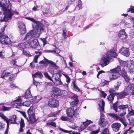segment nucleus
<instances>
[{"instance_id": "nucleus-1", "label": "nucleus", "mask_w": 134, "mask_h": 134, "mask_svg": "<svg viewBox=\"0 0 134 134\" xmlns=\"http://www.w3.org/2000/svg\"><path fill=\"white\" fill-rule=\"evenodd\" d=\"M44 60L40 61L39 64L42 67L46 68L49 64V66L48 68V70L52 74L54 73V69L57 70L59 67L55 63L51 60H49L44 57Z\"/></svg>"}, {"instance_id": "nucleus-2", "label": "nucleus", "mask_w": 134, "mask_h": 134, "mask_svg": "<svg viewBox=\"0 0 134 134\" xmlns=\"http://www.w3.org/2000/svg\"><path fill=\"white\" fill-rule=\"evenodd\" d=\"M0 5L2 7L3 11V14H4L5 16L11 18L13 14V12L11 9V4H9L8 5L7 3L6 0H0Z\"/></svg>"}, {"instance_id": "nucleus-3", "label": "nucleus", "mask_w": 134, "mask_h": 134, "mask_svg": "<svg viewBox=\"0 0 134 134\" xmlns=\"http://www.w3.org/2000/svg\"><path fill=\"white\" fill-rule=\"evenodd\" d=\"M116 55V53L113 51L110 50L107 52V55H103L102 59L103 63L100 64L101 66L103 67L109 64L110 59L112 58L115 57Z\"/></svg>"}, {"instance_id": "nucleus-4", "label": "nucleus", "mask_w": 134, "mask_h": 134, "mask_svg": "<svg viewBox=\"0 0 134 134\" xmlns=\"http://www.w3.org/2000/svg\"><path fill=\"white\" fill-rule=\"evenodd\" d=\"M105 103L103 100L101 101V106L100 104H99V110L100 111V116L99 121V124H100L102 126H104L108 124L107 122L105 121L104 118V115L103 114L104 112V107Z\"/></svg>"}, {"instance_id": "nucleus-5", "label": "nucleus", "mask_w": 134, "mask_h": 134, "mask_svg": "<svg viewBox=\"0 0 134 134\" xmlns=\"http://www.w3.org/2000/svg\"><path fill=\"white\" fill-rule=\"evenodd\" d=\"M42 31V30L40 29L36 30L33 29L32 30H31L29 32L27 33L24 38V39L27 41H29L33 37H37L39 36L40 34Z\"/></svg>"}, {"instance_id": "nucleus-6", "label": "nucleus", "mask_w": 134, "mask_h": 134, "mask_svg": "<svg viewBox=\"0 0 134 134\" xmlns=\"http://www.w3.org/2000/svg\"><path fill=\"white\" fill-rule=\"evenodd\" d=\"M29 20L33 23L32 24L34 29H35L36 30L40 29L41 30H42V32L44 31V29L43 28V25L42 23L39 21H35L32 18H29Z\"/></svg>"}, {"instance_id": "nucleus-7", "label": "nucleus", "mask_w": 134, "mask_h": 134, "mask_svg": "<svg viewBox=\"0 0 134 134\" xmlns=\"http://www.w3.org/2000/svg\"><path fill=\"white\" fill-rule=\"evenodd\" d=\"M66 113L67 115L70 117H75L78 118L79 117V114L77 113L74 110V108L71 107L67 108L66 110Z\"/></svg>"}, {"instance_id": "nucleus-8", "label": "nucleus", "mask_w": 134, "mask_h": 134, "mask_svg": "<svg viewBox=\"0 0 134 134\" xmlns=\"http://www.w3.org/2000/svg\"><path fill=\"white\" fill-rule=\"evenodd\" d=\"M128 107V106L127 104L119 105L118 108V114L121 116H123L126 113L125 111L127 109Z\"/></svg>"}, {"instance_id": "nucleus-9", "label": "nucleus", "mask_w": 134, "mask_h": 134, "mask_svg": "<svg viewBox=\"0 0 134 134\" xmlns=\"http://www.w3.org/2000/svg\"><path fill=\"white\" fill-rule=\"evenodd\" d=\"M0 42L2 44L5 45H8L10 42V40L7 36L4 34H0Z\"/></svg>"}, {"instance_id": "nucleus-10", "label": "nucleus", "mask_w": 134, "mask_h": 134, "mask_svg": "<svg viewBox=\"0 0 134 134\" xmlns=\"http://www.w3.org/2000/svg\"><path fill=\"white\" fill-rule=\"evenodd\" d=\"M71 98L72 100L70 102V106L72 107H74L79 102L78 96L76 94H74L71 97Z\"/></svg>"}, {"instance_id": "nucleus-11", "label": "nucleus", "mask_w": 134, "mask_h": 134, "mask_svg": "<svg viewBox=\"0 0 134 134\" xmlns=\"http://www.w3.org/2000/svg\"><path fill=\"white\" fill-rule=\"evenodd\" d=\"M59 105L58 100L55 99H51L49 101L48 105L52 108L56 107H58Z\"/></svg>"}, {"instance_id": "nucleus-12", "label": "nucleus", "mask_w": 134, "mask_h": 134, "mask_svg": "<svg viewBox=\"0 0 134 134\" xmlns=\"http://www.w3.org/2000/svg\"><path fill=\"white\" fill-rule=\"evenodd\" d=\"M19 31L21 35L24 34L26 32V28L25 25L23 23H20L18 25Z\"/></svg>"}, {"instance_id": "nucleus-13", "label": "nucleus", "mask_w": 134, "mask_h": 134, "mask_svg": "<svg viewBox=\"0 0 134 134\" xmlns=\"http://www.w3.org/2000/svg\"><path fill=\"white\" fill-rule=\"evenodd\" d=\"M31 47L36 48L39 46V43L37 39H34L32 40L29 44Z\"/></svg>"}, {"instance_id": "nucleus-14", "label": "nucleus", "mask_w": 134, "mask_h": 134, "mask_svg": "<svg viewBox=\"0 0 134 134\" xmlns=\"http://www.w3.org/2000/svg\"><path fill=\"white\" fill-rule=\"evenodd\" d=\"M112 71L113 72L109 77L110 80H112L116 79L120 76V74L119 72L117 71Z\"/></svg>"}, {"instance_id": "nucleus-15", "label": "nucleus", "mask_w": 134, "mask_h": 134, "mask_svg": "<svg viewBox=\"0 0 134 134\" xmlns=\"http://www.w3.org/2000/svg\"><path fill=\"white\" fill-rule=\"evenodd\" d=\"M21 98L16 99V101L14 103L13 107L17 108H20V107L23 105V103Z\"/></svg>"}, {"instance_id": "nucleus-16", "label": "nucleus", "mask_w": 134, "mask_h": 134, "mask_svg": "<svg viewBox=\"0 0 134 134\" xmlns=\"http://www.w3.org/2000/svg\"><path fill=\"white\" fill-rule=\"evenodd\" d=\"M120 53L126 57L128 56L130 54L129 48H123L121 49L120 51Z\"/></svg>"}, {"instance_id": "nucleus-17", "label": "nucleus", "mask_w": 134, "mask_h": 134, "mask_svg": "<svg viewBox=\"0 0 134 134\" xmlns=\"http://www.w3.org/2000/svg\"><path fill=\"white\" fill-rule=\"evenodd\" d=\"M121 125V124L119 123H114L111 125V127L114 131L117 132L119 130Z\"/></svg>"}, {"instance_id": "nucleus-18", "label": "nucleus", "mask_w": 134, "mask_h": 134, "mask_svg": "<svg viewBox=\"0 0 134 134\" xmlns=\"http://www.w3.org/2000/svg\"><path fill=\"white\" fill-rule=\"evenodd\" d=\"M0 116L4 120V121H5L7 124V129H8L9 128V120L6 116H5L2 113H0Z\"/></svg>"}, {"instance_id": "nucleus-19", "label": "nucleus", "mask_w": 134, "mask_h": 134, "mask_svg": "<svg viewBox=\"0 0 134 134\" xmlns=\"http://www.w3.org/2000/svg\"><path fill=\"white\" fill-rule=\"evenodd\" d=\"M12 74V73L9 72L8 70H6L3 71L1 77L2 78H4L5 77L9 76Z\"/></svg>"}, {"instance_id": "nucleus-20", "label": "nucleus", "mask_w": 134, "mask_h": 134, "mask_svg": "<svg viewBox=\"0 0 134 134\" xmlns=\"http://www.w3.org/2000/svg\"><path fill=\"white\" fill-rule=\"evenodd\" d=\"M121 82L120 81L117 82V85L116 86H114V87L112 89L110 90L109 91V92H114L115 91L118 90L119 87L121 84Z\"/></svg>"}, {"instance_id": "nucleus-21", "label": "nucleus", "mask_w": 134, "mask_h": 134, "mask_svg": "<svg viewBox=\"0 0 134 134\" xmlns=\"http://www.w3.org/2000/svg\"><path fill=\"white\" fill-rule=\"evenodd\" d=\"M115 94L114 93H110V95L107 97V99L110 103H112Z\"/></svg>"}, {"instance_id": "nucleus-22", "label": "nucleus", "mask_w": 134, "mask_h": 134, "mask_svg": "<svg viewBox=\"0 0 134 134\" xmlns=\"http://www.w3.org/2000/svg\"><path fill=\"white\" fill-rule=\"evenodd\" d=\"M9 122L10 121L11 124H16L17 123L16 122V117L15 115L11 116L10 117V119H9Z\"/></svg>"}, {"instance_id": "nucleus-23", "label": "nucleus", "mask_w": 134, "mask_h": 134, "mask_svg": "<svg viewBox=\"0 0 134 134\" xmlns=\"http://www.w3.org/2000/svg\"><path fill=\"white\" fill-rule=\"evenodd\" d=\"M29 117L30 123L31 124H32L35 122L38 119V118L37 119H36L35 118V115Z\"/></svg>"}, {"instance_id": "nucleus-24", "label": "nucleus", "mask_w": 134, "mask_h": 134, "mask_svg": "<svg viewBox=\"0 0 134 134\" xmlns=\"http://www.w3.org/2000/svg\"><path fill=\"white\" fill-rule=\"evenodd\" d=\"M33 109V107L31 106L27 110V112L29 116L35 115Z\"/></svg>"}, {"instance_id": "nucleus-25", "label": "nucleus", "mask_w": 134, "mask_h": 134, "mask_svg": "<svg viewBox=\"0 0 134 134\" xmlns=\"http://www.w3.org/2000/svg\"><path fill=\"white\" fill-rule=\"evenodd\" d=\"M117 97L121 98H124L129 94L128 93H117Z\"/></svg>"}, {"instance_id": "nucleus-26", "label": "nucleus", "mask_w": 134, "mask_h": 134, "mask_svg": "<svg viewBox=\"0 0 134 134\" xmlns=\"http://www.w3.org/2000/svg\"><path fill=\"white\" fill-rule=\"evenodd\" d=\"M43 76L41 72H36L34 75H32L33 78L34 77H38L40 79L42 78Z\"/></svg>"}, {"instance_id": "nucleus-27", "label": "nucleus", "mask_w": 134, "mask_h": 134, "mask_svg": "<svg viewBox=\"0 0 134 134\" xmlns=\"http://www.w3.org/2000/svg\"><path fill=\"white\" fill-rule=\"evenodd\" d=\"M27 42H22L18 44L19 47L21 48H25L27 47Z\"/></svg>"}, {"instance_id": "nucleus-28", "label": "nucleus", "mask_w": 134, "mask_h": 134, "mask_svg": "<svg viewBox=\"0 0 134 134\" xmlns=\"http://www.w3.org/2000/svg\"><path fill=\"white\" fill-rule=\"evenodd\" d=\"M119 120L125 126H126L127 124L128 123L127 122L126 120L124 118H119Z\"/></svg>"}, {"instance_id": "nucleus-29", "label": "nucleus", "mask_w": 134, "mask_h": 134, "mask_svg": "<svg viewBox=\"0 0 134 134\" xmlns=\"http://www.w3.org/2000/svg\"><path fill=\"white\" fill-rule=\"evenodd\" d=\"M108 115L111 117L113 118L114 119H119V118H120L116 114H115L113 113H109L108 114Z\"/></svg>"}, {"instance_id": "nucleus-30", "label": "nucleus", "mask_w": 134, "mask_h": 134, "mask_svg": "<svg viewBox=\"0 0 134 134\" xmlns=\"http://www.w3.org/2000/svg\"><path fill=\"white\" fill-rule=\"evenodd\" d=\"M61 93H52L51 94V96L52 98H57L58 96L61 95L62 94Z\"/></svg>"}, {"instance_id": "nucleus-31", "label": "nucleus", "mask_w": 134, "mask_h": 134, "mask_svg": "<svg viewBox=\"0 0 134 134\" xmlns=\"http://www.w3.org/2000/svg\"><path fill=\"white\" fill-rule=\"evenodd\" d=\"M44 75L45 77L47 79L55 83V82L53 81L51 77L49 75L47 72H44Z\"/></svg>"}, {"instance_id": "nucleus-32", "label": "nucleus", "mask_w": 134, "mask_h": 134, "mask_svg": "<svg viewBox=\"0 0 134 134\" xmlns=\"http://www.w3.org/2000/svg\"><path fill=\"white\" fill-rule=\"evenodd\" d=\"M23 96L25 98H28L31 97L32 95L31 93H25V94Z\"/></svg>"}, {"instance_id": "nucleus-33", "label": "nucleus", "mask_w": 134, "mask_h": 134, "mask_svg": "<svg viewBox=\"0 0 134 134\" xmlns=\"http://www.w3.org/2000/svg\"><path fill=\"white\" fill-rule=\"evenodd\" d=\"M60 112V111H56L55 112L51 113V114H50L49 115V117L51 116H56Z\"/></svg>"}, {"instance_id": "nucleus-34", "label": "nucleus", "mask_w": 134, "mask_h": 134, "mask_svg": "<svg viewBox=\"0 0 134 134\" xmlns=\"http://www.w3.org/2000/svg\"><path fill=\"white\" fill-rule=\"evenodd\" d=\"M118 104L116 102L113 104V109L116 112L118 111Z\"/></svg>"}, {"instance_id": "nucleus-35", "label": "nucleus", "mask_w": 134, "mask_h": 134, "mask_svg": "<svg viewBox=\"0 0 134 134\" xmlns=\"http://www.w3.org/2000/svg\"><path fill=\"white\" fill-rule=\"evenodd\" d=\"M31 102L30 101H26L23 103V105L25 107H28L30 106Z\"/></svg>"}, {"instance_id": "nucleus-36", "label": "nucleus", "mask_w": 134, "mask_h": 134, "mask_svg": "<svg viewBox=\"0 0 134 134\" xmlns=\"http://www.w3.org/2000/svg\"><path fill=\"white\" fill-rule=\"evenodd\" d=\"M92 121L90 120H87L86 121L83 122V125L85 126L86 127L88 126L89 124L91 123Z\"/></svg>"}, {"instance_id": "nucleus-37", "label": "nucleus", "mask_w": 134, "mask_h": 134, "mask_svg": "<svg viewBox=\"0 0 134 134\" xmlns=\"http://www.w3.org/2000/svg\"><path fill=\"white\" fill-rule=\"evenodd\" d=\"M12 107H7L4 106H3L2 107V110L4 111H8L11 109L12 108Z\"/></svg>"}, {"instance_id": "nucleus-38", "label": "nucleus", "mask_w": 134, "mask_h": 134, "mask_svg": "<svg viewBox=\"0 0 134 134\" xmlns=\"http://www.w3.org/2000/svg\"><path fill=\"white\" fill-rule=\"evenodd\" d=\"M55 81H56L55 82L57 83H57H56L58 85L62 84V82L61 81V79L60 78L59 79V77H57V78L55 77Z\"/></svg>"}, {"instance_id": "nucleus-39", "label": "nucleus", "mask_w": 134, "mask_h": 134, "mask_svg": "<svg viewBox=\"0 0 134 134\" xmlns=\"http://www.w3.org/2000/svg\"><path fill=\"white\" fill-rule=\"evenodd\" d=\"M121 68L120 66H117V67L113 69H112L110 70L111 71H117L118 72L120 71Z\"/></svg>"}, {"instance_id": "nucleus-40", "label": "nucleus", "mask_w": 134, "mask_h": 134, "mask_svg": "<svg viewBox=\"0 0 134 134\" xmlns=\"http://www.w3.org/2000/svg\"><path fill=\"white\" fill-rule=\"evenodd\" d=\"M122 77L124 78L126 82L128 83L130 81V78L129 76H128L127 74L125 75L124 76H123Z\"/></svg>"}, {"instance_id": "nucleus-41", "label": "nucleus", "mask_w": 134, "mask_h": 134, "mask_svg": "<svg viewBox=\"0 0 134 134\" xmlns=\"http://www.w3.org/2000/svg\"><path fill=\"white\" fill-rule=\"evenodd\" d=\"M127 92H133V88L132 86H129L126 88Z\"/></svg>"}, {"instance_id": "nucleus-42", "label": "nucleus", "mask_w": 134, "mask_h": 134, "mask_svg": "<svg viewBox=\"0 0 134 134\" xmlns=\"http://www.w3.org/2000/svg\"><path fill=\"white\" fill-rule=\"evenodd\" d=\"M125 67L124 68L122 69L121 71V74L122 76H124L125 75L127 74L126 72L125 71Z\"/></svg>"}, {"instance_id": "nucleus-43", "label": "nucleus", "mask_w": 134, "mask_h": 134, "mask_svg": "<svg viewBox=\"0 0 134 134\" xmlns=\"http://www.w3.org/2000/svg\"><path fill=\"white\" fill-rule=\"evenodd\" d=\"M52 90L53 92H59L60 91L59 88L55 87H53Z\"/></svg>"}, {"instance_id": "nucleus-44", "label": "nucleus", "mask_w": 134, "mask_h": 134, "mask_svg": "<svg viewBox=\"0 0 134 134\" xmlns=\"http://www.w3.org/2000/svg\"><path fill=\"white\" fill-rule=\"evenodd\" d=\"M74 85V89L75 90V91H80V90L78 88V87L76 85L75 83H73Z\"/></svg>"}, {"instance_id": "nucleus-45", "label": "nucleus", "mask_w": 134, "mask_h": 134, "mask_svg": "<svg viewBox=\"0 0 134 134\" xmlns=\"http://www.w3.org/2000/svg\"><path fill=\"white\" fill-rule=\"evenodd\" d=\"M82 2L81 0H79L78 2L77 6L79 7V10L82 9Z\"/></svg>"}, {"instance_id": "nucleus-46", "label": "nucleus", "mask_w": 134, "mask_h": 134, "mask_svg": "<svg viewBox=\"0 0 134 134\" xmlns=\"http://www.w3.org/2000/svg\"><path fill=\"white\" fill-rule=\"evenodd\" d=\"M16 76V75L14 74L12 76L9 77V80L12 81L14 80L15 79V77Z\"/></svg>"}, {"instance_id": "nucleus-47", "label": "nucleus", "mask_w": 134, "mask_h": 134, "mask_svg": "<svg viewBox=\"0 0 134 134\" xmlns=\"http://www.w3.org/2000/svg\"><path fill=\"white\" fill-rule=\"evenodd\" d=\"M102 134H109V131L108 129L107 128H106L104 129L103 132H102Z\"/></svg>"}, {"instance_id": "nucleus-48", "label": "nucleus", "mask_w": 134, "mask_h": 134, "mask_svg": "<svg viewBox=\"0 0 134 134\" xmlns=\"http://www.w3.org/2000/svg\"><path fill=\"white\" fill-rule=\"evenodd\" d=\"M63 121H65L69 120V118L67 116H62L60 118Z\"/></svg>"}, {"instance_id": "nucleus-49", "label": "nucleus", "mask_w": 134, "mask_h": 134, "mask_svg": "<svg viewBox=\"0 0 134 134\" xmlns=\"http://www.w3.org/2000/svg\"><path fill=\"white\" fill-rule=\"evenodd\" d=\"M20 113L24 116V117L26 119L27 121H29V119L27 117L25 112L23 111H21Z\"/></svg>"}, {"instance_id": "nucleus-50", "label": "nucleus", "mask_w": 134, "mask_h": 134, "mask_svg": "<svg viewBox=\"0 0 134 134\" xmlns=\"http://www.w3.org/2000/svg\"><path fill=\"white\" fill-rule=\"evenodd\" d=\"M86 127L83 124L80 127L79 129V132H81L85 129Z\"/></svg>"}, {"instance_id": "nucleus-51", "label": "nucleus", "mask_w": 134, "mask_h": 134, "mask_svg": "<svg viewBox=\"0 0 134 134\" xmlns=\"http://www.w3.org/2000/svg\"><path fill=\"white\" fill-rule=\"evenodd\" d=\"M127 34H124L123 35H118L119 37L122 39H125L126 38Z\"/></svg>"}, {"instance_id": "nucleus-52", "label": "nucleus", "mask_w": 134, "mask_h": 134, "mask_svg": "<svg viewBox=\"0 0 134 134\" xmlns=\"http://www.w3.org/2000/svg\"><path fill=\"white\" fill-rule=\"evenodd\" d=\"M130 7V8L128 9L127 12L131 11V13H134V7L131 6Z\"/></svg>"}, {"instance_id": "nucleus-53", "label": "nucleus", "mask_w": 134, "mask_h": 134, "mask_svg": "<svg viewBox=\"0 0 134 134\" xmlns=\"http://www.w3.org/2000/svg\"><path fill=\"white\" fill-rule=\"evenodd\" d=\"M63 75L66 78V82L68 83H69L70 81V78L68 76H67V75L65 74H63Z\"/></svg>"}, {"instance_id": "nucleus-54", "label": "nucleus", "mask_w": 134, "mask_h": 134, "mask_svg": "<svg viewBox=\"0 0 134 134\" xmlns=\"http://www.w3.org/2000/svg\"><path fill=\"white\" fill-rule=\"evenodd\" d=\"M48 124L56 127V123L54 122H48Z\"/></svg>"}, {"instance_id": "nucleus-55", "label": "nucleus", "mask_w": 134, "mask_h": 134, "mask_svg": "<svg viewBox=\"0 0 134 134\" xmlns=\"http://www.w3.org/2000/svg\"><path fill=\"white\" fill-rule=\"evenodd\" d=\"M99 95L100 97L104 98L107 96V94L105 93H100Z\"/></svg>"}, {"instance_id": "nucleus-56", "label": "nucleus", "mask_w": 134, "mask_h": 134, "mask_svg": "<svg viewBox=\"0 0 134 134\" xmlns=\"http://www.w3.org/2000/svg\"><path fill=\"white\" fill-rule=\"evenodd\" d=\"M130 48L132 50H134V41H132L130 45Z\"/></svg>"}, {"instance_id": "nucleus-57", "label": "nucleus", "mask_w": 134, "mask_h": 134, "mask_svg": "<svg viewBox=\"0 0 134 134\" xmlns=\"http://www.w3.org/2000/svg\"><path fill=\"white\" fill-rule=\"evenodd\" d=\"M39 57V55H35L34 57L33 61L35 63H37V59Z\"/></svg>"}, {"instance_id": "nucleus-58", "label": "nucleus", "mask_w": 134, "mask_h": 134, "mask_svg": "<svg viewBox=\"0 0 134 134\" xmlns=\"http://www.w3.org/2000/svg\"><path fill=\"white\" fill-rule=\"evenodd\" d=\"M126 34L125 30L124 29H123L119 31L118 35H121Z\"/></svg>"}, {"instance_id": "nucleus-59", "label": "nucleus", "mask_w": 134, "mask_h": 134, "mask_svg": "<svg viewBox=\"0 0 134 134\" xmlns=\"http://www.w3.org/2000/svg\"><path fill=\"white\" fill-rule=\"evenodd\" d=\"M42 40L43 43V46H44L45 44L47 43V42L46 41V38H43L42 39Z\"/></svg>"}, {"instance_id": "nucleus-60", "label": "nucleus", "mask_w": 134, "mask_h": 134, "mask_svg": "<svg viewBox=\"0 0 134 134\" xmlns=\"http://www.w3.org/2000/svg\"><path fill=\"white\" fill-rule=\"evenodd\" d=\"M4 127V124L0 122V130L3 129Z\"/></svg>"}, {"instance_id": "nucleus-61", "label": "nucleus", "mask_w": 134, "mask_h": 134, "mask_svg": "<svg viewBox=\"0 0 134 134\" xmlns=\"http://www.w3.org/2000/svg\"><path fill=\"white\" fill-rule=\"evenodd\" d=\"M128 115L129 116L134 115V110H132L128 113Z\"/></svg>"}, {"instance_id": "nucleus-62", "label": "nucleus", "mask_w": 134, "mask_h": 134, "mask_svg": "<svg viewBox=\"0 0 134 134\" xmlns=\"http://www.w3.org/2000/svg\"><path fill=\"white\" fill-rule=\"evenodd\" d=\"M23 53L24 55L26 56L28 55L29 54V52L28 51H26L24 49L23 50Z\"/></svg>"}, {"instance_id": "nucleus-63", "label": "nucleus", "mask_w": 134, "mask_h": 134, "mask_svg": "<svg viewBox=\"0 0 134 134\" xmlns=\"http://www.w3.org/2000/svg\"><path fill=\"white\" fill-rule=\"evenodd\" d=\"M16 62L15 60H12L10 63L11 64H12L13 65H15L16 66H18L17 65H16Z\"/></svg>"}, {"instance_id": "nucleus-64", "label": "nucleus", "mask_w": 134, "mask_h": 134, "mask_svg": "<svg viewBox=\"0 0 134 134\" xmlns=\"http://www.w3.org/2000/svg\"><path fill=\"white\" fill-rule=\"evenodd\" d=\"M99 129L98 130H97L96 131H92L91 132L90 134H97L99 132Z\"/></svg>"}]
</instances>
